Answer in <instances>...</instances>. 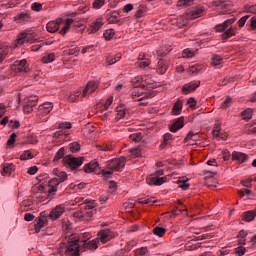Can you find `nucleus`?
I'll use <instances>...</instances> for the list:
<instances>
[{
	"instance_id": "obj_61",
	"label": "nucleus",
	"mask_w": 256,
	"mask_h": 256,
	"mask_svg": "<svg viewBox=\"0 0 256 256\" xmlns=\"http://www.w3.org/2000/svg\"><path fill=\"white\" fill-rule=\"evenodd\" d=\"M112 103H113V97H110L106 100V102L104 104L105 111H107V109H109V107H111Z\"/></svg>"
},
{
	"instance_id": "obj_64",
	"label": "nucleus",
	"mask_w": 256,
	"mask_h": 256,
	"mask_svg": "<svg viewBox=\"0 0 256 256\" xmlns=\"http://www.w3.org/2000/svg\"><path fill=\"white\" fill-rule=\"evenodd\" d=\"M250 27L253 30H256V17L251 18Z\"/></svg>"
},
{
	"instance_id": "obj_49",
	"label": "nucleus",
	"mask_w": 256,
	"mask_h": 256,
	"mask_svg": "<svg viewBox=\"0 0 256 256\" xmlns=\"http://www.w3.org/2000/svg\"><path fill=\"white\" fill-rule=\"evenodd\" d=\"M100 151H113V146L111 144H103L97 146Z\"/></svg>"
},
{
	"instance_id": "obj_17",
	"label": "nucleus",
	"mask_w": 256,
	"mask_h": 256,
	"mask_svg": "<svg viewBox=\"0 0 256 256\" xmlns=\"http://www.w3.org/2000/svg\"><path fill=\"white\" fill-rule=\"evenodd\" d=\"M99 87V83L95 81H89L86 87L83 89L82 97H87V95H91V93H95Z\"/></svg>"
},
{
	"instance_id": "obj_38",
	"label": "nucleus",
	"mask_w": 256,
	"mask_h": 256,
	"mask_svg": "<svg viewBox=\"0 0 256 256\" xmlns=\"http://www.w3.org/2000/svg\"><path fill=\"white\" fill-rule=\"evenodd\" d=\"M121 54H116L114 57L110 56L107 58V63L109 65H115V63H117L118 61H121Z\"/></svg>"
},
{
	"instance_id": "obj_56",
	"label": "nucleus",
	"mask_w": 256,
	"mask_h": 256,
	"mask_svg": "<svg viewBox=\"0 0 256 256\" xmlns=\"http://www.w3.org/2000/svg\"><path fill=\"white\" fill-rule=\"evenodd\" d=\"M58 129H71V123H69V122H60L58 124Z\"/></svg>"
},
{
	"instance_id": "obj_62",
	"label": "nucleus",
	"mask_w": 256,
	"mask_h": 256,
	"mask_svg": "<svg viewBox=\"0 0 256 256\" xmlns=\"http://www.w3.org/2000/svg\"><path fill=\"white\" fill-rule=\"evenodd\" d=\"M17 138V134H11L10 138L7 141V145H13L15 143V139Z\"/></svg>"
},
{
	"instance_id": "obj_4",
	"label": "nucleus",
	"mask_w": 256,
	"mask_h": 256,
	"mask_svg": "<svg viewBox=\"0 0 256 256\" xmlns=\"http://www.w3.org/2000/svg\"><path fill=\"white\" fill-rule=\"evenodd\" d=\"M234 22L235 18L227 19L223 23L215 26L216 33H223V31H225L222 34V41H227V39H231V37H235V35H237V28L231 26Z\"/></svg>"
},
{
	"instance_id": "obj_32",
	"label": "nucleus",
	"mask_w": 256,
	"mask_h": 256,
	"mask_svg": "<svg viewBox=\"0 0 256 256\" xmlns=\"http://www.w3.org/2000/svg\"><path fill=\"white\" fill-rule=\"evenodd\" d=\"M145 13H147V6L140 4L137 12L135 14V17L137 19H141V17H143L145 15Z\"/></svg>"
},
{
	"instance_id": "obj_19",
	"label": "nucleus",
	"mask_w": 256,
	"mask_h": 256,
	"mask_svg": "<svg viewBox=\"0 0 256 256\" xmlns=\"http://www.w3.org/2000/svg\"><path fill=\"white\" fill-rule=\"evenodd\" d=\"M37 96L30 97L23 107L24 113H32L33 107H37Z\"/></svg>"
},
{
	"instance_id": "obj_18",
	"label": "nucleus",
	"mask_w": 256,
	"mask_h": 256,
	"mask_svg": "<svg viewBox=\"0 0 256 256\" xmlns=\"http://www.w3.org/2000/svg\"><path fill=\"white\" fill-rule=\"evenodd\" d=\"M99 249V241L95 238L88 242H85L83 246H81L80 251H95Z\"/></svg>"
},
{
	"instance_id": "obj_58",
	"label": "nucleus",
	"mask_w": 256,
	"mask_h": 256,
	"mask_svg": "<svg viewBox=\"0 0 256 256\" xmlns=\"http://www.w3.org/2000/svg\"><path fill=\"white\" fill-rule=\"evenodd\" d=\"M187 105H189L190 109H194L195 105H197V100H195V98L191 97L187 100Z\"/></svg>"
},
{
	"instance_id": "obj_20",
	"label": "nucleus",
	"mask_w": 256,
	"mask_h": 256,
	"mask_svg": "<svg viewBox=\"0 0 256 256\" xmlns=\"http://www.w3.org/2000/svg\"><path fill=\"white\" fill-rule=\"evenodd\" d=\"M14 67L17 69V71H21L24 73H29V65L27 64V60L22 59V60H17L14 62Z\"/></svg>"
},
{
	"instance_id": "obj_10",
	"label": "nucleus",
	"mask_w": 256,
	"mask_h": 256,
	"mask_svg": "<svg viewBox=\"0 0 256 256\" xmlns=\"http://www.w3.org/2000/svg\"><path fill=\"white\" fill-rule=\"evenodd\" d=\"M113 237H115V235L113 234V232L109 229H104L101 230L100 232H98L97 235V241L98 243H102L103 245H105V243H108V241H111V239H113Z\"/></svg>"
},
{
	"instance_id": "obj_26",
	"label": "nucleus",
	"mask_w": 256,
	"mask_h": 256,
	"mask_svg": "<svg viewBox=\"0 0 256 256\" xmlns=\"http://www.w3.org/2000/svg\"><path fill=\"white\" fill-rule=\"evenodd\" d=\"M181 111H183V101L178 100L173 105L171 115H181Z\"/></svg>"
},
{
	"instance_id": "obj_45",
	"label": "nucleus",
	"mask_w": 256,
	"mask_h": 256,
	"mask_svg": "<svg viewBox=\"0 0 256 256\" xmlns=\"http://www.w3.org/2000/svg\"><path fill=\"white\" fill-rule=\"evenodd\" d=\"M194 0H180L178 1V7H191Z\"/></svg>"
},
{
	"instance_id": "obj_53",
	"label": "nucleus",
	"mask_w": 256,
	"mask_h": 256,
	"mask_svg": "<svg viewBox=\"0 0 256 256\" xmlns=\"http://www.w3.org/2000/svg\"><path fill=\"white\" fill-rule=\"evenodd\" d=\"M135 245H136L135 241L127 242L126 246L124 247V251L126 253H129V251H131V249H133V247H135Z\"/></svg>"
},
{
	"instance_id": "obj_63",
	"label": "nucleus",
	"mask_w": 256,
	"mask_h": 256,
	"mask_svg": "<svg viewBox=\"0 0 256 256\" xmlns=\"http://www.w3.org/2000/svg\"><path fill=\"white\" fill-rule=\"evenodd\" d=\"M24 219H25L26 221H33V219H35V215H33L32 213H26V214L24 215Z\"/></svg>"
},
{
	"instance_id": "obj_3",
	"label": "nucleus",
	"mask_w": 256,
	"mask_h": 256,
	"mask_svg": "<svg viewBox=\"0 0 256 256\" xmlns=\"http://www.w3.org/2000/svg\"><path fill=\"white\" fill-rule=\"evenodd\" d=\"M55 175L57 178H52L48 182V195L53 197L57 191H61L63 189V184L67 181V173L63 171H55Z\"/></svg>"
},
{
	"instance_id": "obj_14",
	"label": "nucleus",
	"mask_w": 256,
	"mask_h": 256,
	"mask_svg": "<svg viewBox=\"0 0 256 256\" xmlns=\"http://www.w3.org/2000/svg\"><path fill=\"white\" fill-rule=\"evenodd\" d=\"M185 127V117H179L172 121V125L169 126L171 133H177L180 129Z\"/></svg>"
},
{
	"instance_id": "obj_12",
	"label": "nucleus",
	"mask_w": 256,
	"mask_h": 256,
	"mask_svg": "<svg viewBox=\"0 0 256 256\" xmlns=\"http://www.w3.org/2000/svg\"><path fill=\"white\" fill-rule=\"evenodd\" d=\"M35 39H33V36L31 34L22 32L18 35L16 41H15V46L19 47V45H23L24 43H34Z\"/></svg>"
},
{
	"instance_id": "obj_40",
	"label": "nucleus",
	"mask_w": 256,
	"mask_h": 256,
	"mask_svg": "<svg viewBox=\"0 0 256 256\" xmlns=\"http://www.w3.org/2000/svg\"><path fill=\"white\" fill-rule=\"evenodd\" d=\"M115 36V30L114 29H108L104 32V38L106 41H111V38Z\"/></svg>"
},
{
	"instance_id": "obj_21",
	"label": "nucleus",
	"mask_w": 256,
	"mask_h": 256,
	"mask_svg": "<svg viewBox=\"0 0 256 256\" xmlns=\"http://www.w3.org/2000/svg\"><path fill=\"white\" fill-rule=\"evenodd\" d=\"M106 19L109 23H119V12L117 11H112V12H109V9L106 10Z\"/></svg>"
},
{
	"instance_id": "obj_11",
	"label": "nucleus",
	"mask_w": 256,
	"mask_h": 256,
	"mask_svg": "<svg viewBox=\"0 0 256 256\" xmlns=\"http://www.w3.org/2000/svg\"><path fill=\"white\" fill-rule=\"evenodd\" d=\"M63 213H65V204H59L48 214V219H51V221H57Z\"/></svg>"
},
{
	"instance_id": "obj_9",
	"label": "nucleus",
	"mask_w": 256,
	"mask_h": 256,
	"mask_svg": "<svg viewBox=\"0 0 256 256\" xmlns=\"http://www.w3.org/2000/svg\"><path fill=\"white\" fill-rule=\"evenodd\" d=\"M163 173V170H158L154 175L147 178L148 185H155L156 187L163 185L167 181V177H161Z\"/></svg>"
},
{
	"instance_id": "obj_25",
	"label": "nucleus",
	"mask_w": 256,
	"mask_h": 256,
	"mask_svg": "<svg viewBox=\"0 0 256 256\" xmlns=\"http://www.w3.org/2000/svg\"><path fill=\"white\" fill-rule=\"evenodd\" d=\"M103 18L96 19L90 26V33H97L103 27Z\"/></svg>"
},
{
	"instance_id": "obj_39",
	"label": "nucleus",
	"mask_w": 256,
	"mask_h": 256,
	"mask_svg": "<svg viewBox=\"0 0 256 256\" xmlns=\"http://www.w3.org/2000/svg\"><path fill=\"white\" fill-rule=\"evenodd\" d=\"M107 0H94L92 3V7L93 9H101L102 7H104V5H106Z\"/></svg>"
},
{
	"instance_id": "obj_33",
	"label": "nucleus",
	"mask_w": 256,
	"mask_h": 256,
	"mask_svg": "<svg viewBox=\"0 0 256 256\" xmlns=\"http://www.w3.org/2000/svg\"><path fill=\"white\" fill-rule=\"evenodd\" d=\"M55 61V53H45L42 57V62L53 63Z\"/></svg>"
},
{
	"instance_id": "obj_29",
	"label": "nucleus",
	"mask_w": 256,
	"mask_h": 256,
	"mask_svg": "<svg viewBox=\"0 0 256 256\" xmlns=\"http://www.w3.org/2000/svg\"><path fill=\"white\" fill-rule=\"evenodd\" d=\"M205 14V8L202 6L194 8L191 11V19H199V17H202V15Z\"/></svg>"
},
{
	"instance_id": "obj_59",
	"label": "nucleus",
	"mask_w": 256,
	"mask_h": 256,
	"mask_svg": "<svg viewBox=\"0 0 256 256\" xmlns=\"http://www.w3.org/2000/svg\"><path fill=\"white\" fill-rule=\"evenodd\" d=\"M235 253H236V255H238V256H243V255H245V247H243V246L237 247V248L235 249Z\"/></svg>"
},
{
	"instance_id": "obj_23",
	"label": "nucleus",
	"mask_w": 256,
	"mask_h": 256,
	"mask_svg": "<svg viewBox=\"0 0 256 256\" xmlns=\"http://www.w3.org/2000/svg\"><path fill=\"white\" fill-rule=\"evenodd\" d=\"M98 167H99V162H97V160H93V161L89 162L88 164H85L84 172L85 173H95V171H97Z\"/></svg>"
},
{
	"instance_id": "obj_13",
	"label": "nucleus",
	"mask_w": 256,
	"mask_h": 256,
	"mask_svg": "<svg viewBox=\"0 0 256 256\" xmlns=\"http://www.w3.org/2000/svg\"><path fill=\"white\" fill-rule=\"evenodd\" d=\"M201 86V81H192L182 86L183 95H189V93H193L198 87Z\"/></svg>"
},
{
	"instance_id": "obj_36",
	"label": "nucleus",
	"mask_w": 256,
	"mask_h": 256,
	"mask_svg": "<svg viewBox=\"0 0 256 256\" xmlns=\"http://www.w3.org/2000/svg\"><path fill=\"white\" fill-rule=\"evenodd\" d=\"M241 115L245 121H249L253 118V110L251 108H248V109L244 110L241 113Z\"/></svg>"
},
{
	"instance_id": "obj_34",
	"label": "nucleus",
	"mask_w": 256,
	"mask_h": 256,
	"mask_svg": "<svg viewBox=\"0 0 256 256\" xmlns=\"http://www.w3.org/2000/svg\"><path fill=\"white\" fill-rule=\"evenodd\" d=\"M182 57L184 59H193V57H195V51L186 48L182 51Z\"/></svg>"
},
{
	"instance_id": "obj_15",
	"label": "nucleus",
	"mask_w": 256,
	"mask_h": 256,
	"mask_svg": "<svg viewBox=\"0 0 256 256\" xmlns=\"http://www.w3.org/2000/svg\"><path fill=\"white\" fill-rule=\"evenodd\" d=\"M95 207H97V203H95L94 200H85L84 201V209L86 211V215L87 217H93V215H95L96 213V209Z\"/></svg>"
},
{
	"instance_id": "obj_55",
	"label": "nucleus",
	"mask_w": 256,
	"mask_h": 256,
	"mask_svg": "<svg viewBox=\"0 0 256 256\" xmlns=\"http://www.w3.org/2000/svg\"><path fill=\"white\" fill-rule=\"evenodd\" d=\"M147 253H149V250H147L146 247H142L136 250V255L145 256Z\"/></svg>"
},
{
	"instance_id": "obj_41",
	"label": "nucleus",
	"mask_w": 256,
	"mask_h": 256,
	"mask_svg": "<svg viewBox=\"0 0 256 256\" xmlns=\"http://www.w3.org/2000/svg\"><path fill=\"white\" fill-rule=\"evenodd\" d=\"M21 161H27V159H33V154L29 151L26 150L20 155Z\"/></svg>"
},
{
	"instance_id": "obj_6",
	"label": "nucleus",
	"mask_w": 256,
	"mask_h": 256,
	"mask_svg": "<svg viewBox=\"0 0 256 256\" xmlns=\"http://www.w3.org/2000/svg\"><path fill=\"white\" fill-rule=\"evenodd\" d=\"M125 169V158H115L107 162L106 169L102 170V175L109 179L115 171L121 172Z\"/></svg>"
},
{
	"instance_id": "obj_46",
	"label": "nucleus",
	"mask_w": 256,
	"mask_h": 256,
	"mask_svg": "<svg viewBox=\"0 0 256 256\" xmlns=\"http://www.w3.org/2000/svg\"><path fill=\"white\" fill-rule=\"evenodd\" d=\"M130 139L135 143H139L141 139H143V134L141 133H134L130 135Z\"/></svg>"
},
{
	"instance_id": "obj_42",
	"label": "nucleus",
	"mask_w": 256,
	"mask_h": 256,
	"mask_svg": "<svg viewBox=\"0 0 256 256\" xmlns=\"http://www.w3.org/2000/svg\"><path fill=\"white\" fill-rule=\"evenodd\" d=\"M64 156H65V148L62 147L57 151L56 155L54 156V161H59L60 159H63Z\"/></svg>"
},
{
	"instance_id": "obj_35",
	"label": "nucleus",
	"mask_w": 256,
	"mask_h": 256,
	"mask_svg": "<svg viewBox=\"0 0 256 256\" xmlns=\"http://www.w3.org/2000/svg\"><path fill=\"white\" fill-rule=\"evenodd\" d=\"M153 234L156 235L157 237H163V235H165V233H167V229L163 228V227H159L156 226L153 230H152Z\"/></svg>"
},
{
	"instance_id": "obj_60",
	"label": "nucleus",
	"mask_w": 256,
	"mask_h": 256,
	"mask_svg": "<svg viewBox=\"0 0 256 256\" xmlns=\"http://www.w3.org/2000/svg\"><path fill=\"white\" fill-rule=\"evenodd\" d=\"M247 19H249V16H243L238 20V26L239 27H244L245 23H247Z\"/></svg>"
},
{
	"instance_id": "obj_5",
	"label": "nucleus",
	"mask_w": 256,
	"mask_h": 256,
	"mask_svg": "<svg viewBox=\"0 0 256 256\" xmlns=\"http://www.w3.org/2000/svg\"><path fill=\"white\" fill-rule=\"evenodd\" d=\"M90 240L91 234L89 232L81 234L73 244H70L67 247L66 256H79V251H81V247Z\"/></svg>"
},
{
	"instance_id": "obj_7",
	"label": "nucleus",
	"mask_w": 256,
	"mask_h": 256,
	"mask_svg": "<svg viewBox=\"0 0 256 256\" xmlns=\"http://www.w3.org/2000/svg\"><path fill=\"white\" fill-rule=\"evenodd\" d=\"M63 161H64L65 165H68V167H70V169L75 170V169H79V167H81V165H83L85 158L84 157H75V156L69 154L63 158Z\"/></svg>"
},
{
	"instance_id": "obj_37",
	"label": "nucleus",
	"mask_w": 256,
	"mask_h": 256,
	"mask_svg": "<svg viewBox=\"0 0 256 256\" xmlns=\"http://www.w3.org/2000/svg\"><path fill=\"white\" fill-rule=\"evenodd\" d=\"M221 63H223V58L217 54H214L212 56V65H214V67H219Z\"/></svg>"
},
{
	"instance_id": "obj_51",
	"label": "nucleus",
	"mask_w": 256,
	"mask_h": 256,
	"mask_svg": "<svg viewBox=\"0 0 256 256\" xmlns=\"http://www.w3.org/2000/svg\"><path fill=\"white\" fill-rule=\"evenodd\" d=\"M212 133L214 135V137H220V133H221V125L216 124L212 130Z\"/></svg>"
},
{
	"instance_id": "obj_31",
	"label": "nucleus",
	"mask_w": 256,
	"mask_h": 256,
	"mask_svg": "<svg viewBox=\"0 0 256 256\" xmlns=\"http://www.w3.org/2000/svg\"><path fill=\"white\" fill-rule=\"evenodd\" d=\"M151 65V60L149 58H146V60L137 61L135 63V67L138 69H147Z\"/></svg>"
},
{
	"instance_id": "obj_54",
	"label": "nucleus",
	"mask_w": 256,
	"mask_h": 256,
	"mask_svg": "<svg viewBox=\"0 0 256 256\" xmlns=\"http://www.w3.org/2000/svg\"><path fill=\"white\" fill-rule=\"evenodd\" d=\"M171 139H173V135L171 133L164 134V137H163L164 145H169V141H171Z\"/></svg>"
},
{
	"instance_id": "obj_16",
	"label": "nucleus",
	"mask_w": 256,
	"mask_h": 256,
	"mask_svg": "<svg viewBox=\"0 0 256 256\" xmlns=\"http://www.w3.org/2000/svg\"><path fill=\"white\" fill-rule=\"evenodd\" d=\"M53 111V103L45 102L44 104L38 107V115L39 117H45L49 115Z\"/></svg>"
},
{
	"instance_id": "obj_43",
	"label": "nucleus",
	"mask_w": 256,
	"mask_h": 256,
	"mask_svg": "<svg viewBox=\"0 0 256 256\" xmlns=\"http://www.w3.org/2000/svg\"><path fill=\"white\" fill-rule=\"evenodd\" d=\"M233 103V99L231 97H226V100L222 103L220 106V109H228V107H231V104Z\"/></svg>"
},
{
	"instance_id": "obj_30",
	"label": "nucleus",
	"mask_w": 256,
	"mask_h": 256,
	"mask_svg": "<svg viewBox=\"0 0 256 256\" xmlns=\"http://www.w3.org/2000/svg\"><path fill=\"white\" fill-rule=\"evenodd\" d=\"M127 115V110L123 106H119L116 108V119L120 121V119H125Z\"/></svg>"
},
{
	"instance_id": "obj_44",
	"label": "nucleus",
	"mask_w": 256,
	"mask_h": 256,
	"mask_svg": "<svg viewBox=\"0 0 256 256\" xmlns=\"http://www.w3.org/2000/svg\"><path fill=\"white\" fill-rule=\"evenodd\" d=\"M28 19H29V14H27V13H20L16 17V21H18V23H23V22L27 21Z\"/></svg>"
},
{
	"instance_id": "obj_2",
	"label": "nucleus",
	"mask_w": 256,
	"mask_h": 256,
	"mask_svg": "<svg viewBox=\"0 0 256 256\" xmlns=\"http://www.w3.org/2000/svg\"><path fill=\"white\" fill-rule=\"evenodd\" d=\"M72 18H67L63 21V19H57L56 21H50L47 23L46 29L49 33H57L59 31V27L62 24L63 27L59 31L60 35H67L71 26L77 21V19H73V17H77V13H72L70 15Z\"/></svg>"
},
{
	"instance_id": "obj_47",
	"label": "nucleus",
	"mask_w": 256,
	"mask_h": 256,
	"mask_svg": "<svg viewBox=\"0 0 256 256\" xmlns=\"http://www.w3.org/2000/svg\"><path fill=\"white\" fill-rule=\"evenodd\" d=\"M81 149V145L78 142H73L70 144V151L72 153H77Z\"/></svg>"
},
{
	"instance_id": "obj_22",
	"label": "nucleus",
	"mask_w": 256,
	"mask_h": 256,
	"mask_svg": "<svg viewBox=\"0 0 256 256\" xmlns=\"http://www.w3.org/2000/svg\"><path fill=\"white\" fill-rule=\"evenodd\" d=\"M167 69H169V64L167 61L160 59L157 63V73L160 75H165V73H167Z\"/></svg>"
},
{
	"instance_id": "obj_52",
	"label": "nucleus",
	"mask_w": 256,
	"mask_h": 256,
	"mask_svg": "<svg viewBox=\"0 0 256 256\" xmlns=\"http://www.w3.org/2000/svg\"><path fill=\"white\" fill-rule=\"evenodd\" d=\"M131 155H133L134 157H141L142 152H141V148L137 147L134 149L130 150Z\"/></svg>"
},
{
	"instance_id": "obj_8",
	"label": "nucleus",
	"mask_w": 256,
	"mask_h": 256,
	"mask_svg": "<svg viewBox=\"0 0 256 256\" xmlns=\"http://www.w3.org/2000/svg\"><path fill=\"white\" fill-rule=\"evenodd\" d=\"M49 225V213L41 212L40 216L35 219V231L36 233H41V229Z\"/></svg>"
},
{
	"instance_id": "obj_27",
	"label": "nucleus",
	"mask_w": 256,
	"mask_h": 256,
	"mask_svg": "<svg viewBox=\"0 0 256 256\" xmlns=\"http://www.w3.org/2000/svg\"><path fill=\"white\" fill-rule=\"evenodd\" d=\"M255 217H256V212L254 210H249L242 213V219L247 223H251V221H254Z\"/></svg>"
},
{
	"instance_id": "obj_1",
	"label": "nucleus",
	"mask_w": 256,
	"mask_h": 256,
	"mask_svg": "<svg viewBox=\"0 0 256 256\" xmlns=\"http://www.w3.org/2000/svg\"><path fill=\"white\" fill-rule=\"evenodd\" d=\"M141 78H135L133 83V90H132V99L134 101H144L145 99H152L157 95V92L153 90V86L146 85L145 82H140Z\"/></svg>"
},
{
	"instance_id": "obj_48",
	"label": "nucleus",
	"mask_w": 256,
	"mask_h": 256,
	"mask_svg": "<svg viewBox=\"0 0 256 256\" xmlns=\"http://www.w3.org/2000/svg\"><path fill=\"white\" fill-rule=\"evenodd\" d=\"M139 203L140 205H153V203H157V200L155 198H147L139 201Z\"/></svg>"
},
{
	"instance_id": "obj_57",
	"label": "nucleus",
	"mask_w": 256,
	"mask_h": 256,
	"mask_svg": "<svg viewBox=\"0 0 256 256\" xmlns=\"http://www.w3.org/2000/svg\"><path fill=\"white\" fill-rule=\"evenodd\" d=\"M31 9L32 11H41V9H43V5L41 3L35 2L31 5Z\"/></svg>"
},
{
	"instance_id": "obj_50",
	"label": "nucleus",
	"mask_w": 256,
	"mask_h": 256,
	"mask_svg": "<svg viewBox=\"0 0 256 256\" xmlns=\"http://www.w3.org/2000/svg\"><path fill=\"white\" fill-rule=\"evenodd\" d=\"M238 237L241 238V240L239 241V243H241L242 245H245V238L247 237V232L245 230H241L238 233Z\"/></svg>"
},
{
	"instance_id": "obj_24",
	"label": "nucleus",
	"mask_w": 256,
	"mask_h": 256,
	"mask_svg": "<svg viewBox=\"0 0 256 256\" xmlns=\"http://www.w3.org/2000/svg\"><path fill=\"white\" fill-rule=\"evenodd\" d=\"M13 171H15V165H13V163H6L2 165V175L9 177V175H11V173H13Z\"/></svg>"
},
{
	"instance_id": "obj_28",
	"label": "nucleus",
	"mask_w": 256,
	"mask_h": 256,
	"mask_svg": "<svg viewBox=\"0 0 256 256\" xmlns=\"http://www.w3.org/2000/svg\"><path fill=\"white\" fill-rule=\"evenodd\" d=\"M232 159L233 161H238V163H245L247 161V155L242 152H233Z\"/></svg>"
}]
</instances>
